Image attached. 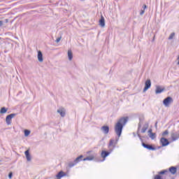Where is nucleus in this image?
I'll list each match as a JSON object with an SVG mask.
<instances>
[{
	"mask_svg": "<svg viewBox=\"0 0 179 179\" xmlns=\"http://www.w3.org/2000/svg\"><path fill=\"white\" fill-rule=\"evenodd\" d=\"M128 120H129V117L128 116L120 117V120L117 121V122L115 125V132L116 135L117 136V138H116V140L114 141V139H110L109 141V150L110 151H106L102 150L101 152V157L103 160L110 155V153L113 152V149L115 148V145L117 143H118V141L120 140V138L122 134V129H124V127L127 124V122H128Z\"/></svg>",
	"mask_w": 179,
	"mask_h": 179,
	"instance_id": "1",
	"label": "nucleus"
},
{
	"mask_svg": "<svg viewBox=\"0 0 179 179\" xmlns=\"http://www.w3.org/2000/svg\"><path fill=\"white\" fill-rule=\"evenodd\" d=\"M17 115V113H11L6 116V122L7 125H10L12 124V118H15Z\"/></svg>",
	"mask_w": 179,
	"mask_h": 179,
	"instance_id": "2",
	"label": "nucleus"
},
{
	"mask_svg": "<svg viewBox=\"0 0 179 179\" xmlns=\"http://www.w3.org/2000/svg\"><path fill=\"white\" fill-rule=\"evenodd\" d=\"M171 103H173V98L171 96H167L163 101V104L165 107H169Z\"/></svg>",
	"mask_w": 179,
	"mask_h": 179,
	"instance_id": "3",
	"label": "nucleus"
},
{
	"mask_svg": "<svg viewBox=\"0 0 179 179\" xmlns=\"http://www.w3.org/2000/svg\"><path fill=\"white\" fill-rule=\"evenodd\" d=\"M142 146L145 148V149H148V150H156V148L153 147L152 144H146L142 142Z\"/></svg>",
	"mask_w": 179,
	"mask_h": 179,
	"instance_id": "4",
	"label": "nucleus"
},
{
	"mask_svg": "<svg viewBox=\"0 0 179 179\" xmlns=\"http://www.w3.org/2000/svg\"><path fill=\"white\" fill-rule=\"evenodd\" d=\"M150 86H152V81H150V79H148L145 83L143 92H146V90H148L149 89H150Z\"/></svg>",
	"mask_w": 179,
	"mask_h": 179,
	"instance_id": "5",
	"label": "nucleus"
},
{
	"mask_svg": "<svg viewBox=\"0 0 179 179\" xmlns=\"http://www.w3.org/2000/svg\"><path fill=\"white\" fill-rule=\"evenodd\" d=\"M57 113L61 115V117H64L66 114V110H65V108L61 107L57 110Z\"/></svg>",
	"mask_w": 179,
	"mask_h": 179,
	"instance_id": "6",
	"label": "nucleus"
},
{
	"mask_svg": "<svg viewBox=\"0 0 179 179\" xmlns=\"http://www.w3.org/2000/svg\"><path fill=\"white\" fill-rule=\"evenodd\" d=\"M160 143H162V145L163 147L170 145V142L169 141V140L164 137L161 138Z\"/></svg>",
	"mask_w": 179,
	"mask_h": 179,
	"instance_id": "7",
	"label": "nucleus"
},
{
	"mask_svg": "<svg viewBox=\"0 0 179 179\" xmlns=\"http://www.w3.org/2000/svg\"><path fill=\"white\" fill-rule=\"evenodd\" d=\"M101 131L105 135H107L108 132H110V127L108 126H103L101 127Z\"/></svg>",
	"mask_w": 179,
	"mask_h": 179,
	"instance_id": "8",
	"label": "nucleus"
},
{
	"mask_svg": "<svg viewBox=\"0 0 179 179\" xmlns=\"http://www.w3.org/2000/svg\"><path fill=\"white\" fill-rule=\"evenodd\" d=\"M165 88H161L160 86H157L155 90L156 94H160V93H163L164 92Z\"/></svg>",
	"mask_w": 179,
	"mask_h": 179,
	"instance_id": "9",
	"label": "nucleus"
},
{
	"mask_svg": "<svg viewBox=\"0 0 179 179\" xmlns=\"http://www.w3.org/2000/svg\"><path fill=\"white\" fill-rule=\"evenodd\" d=\"M169 171L170 173H171L173 176L177 173V167L176 166H171L169 169L168 172Z\"/></svg>",
	"mask_w": 179,
	"mask_h": 179,
	"instance_id": "10",
	"label": "nucleus"
},
{
	"mask_svg": "<svg viewBox=\"0 0 179 179\" xmlns=\"http://www.w3.org/2000/svg\"><path fill=\"white\" fill-rule=\"evenodd\" d=\"M99 25L101 27H104V26H106V21L103 15L101 16V19L99 20Z\"/></svg>",
	"mask_w": 179,
	"mask_h": 179,
	"instance_id": "11",
	"label": "nucleus"
},
{
	"mask_svg": "<svg viewBox=\"0 0 179 179\" xmlns=\"http://www.w3.org/2000/svg\"><path fill=\"white\" fill-rule=\"evenodd\" d=\"M66 176V174L64 173V171H59V172L56 175V178H57V179H61V178H62V177H65Z\"/></svg>",
	"mask_w": 179,
	"mask_h": 179,
	"instance_id": "12",
	"label": "nucleus"
},
{
	"mask_svg": "<svg viewBox=\"0 0 179 179\" xmlns=\"http://www.w3.org/2000/svg\"><path fill=\"white\" fill-rule=\"evenodd\" d=\"M38 60L39 62H43V61H44V59H43V52H41V50L38 51Z\"/></svg>",
	"mask_w": 179,
	"mask_h": 179,
	"instance_id": "13",
	"label": "nucleus"
},
{
	"mask_svg": "<svg viewBox=\"0 0 179 179\" xmlns=\"http://www.w3.org/2000/svg\"><path fill=\"white\" fill-rule=\"evenodd\" d=\"M148 128H149V123L145 122L141 129V133L145 134V132H146V131L148 130Z\"/></svg>",
	"mask_w": 179,
	"mask_h": 179,
	"instance_id": "14",
	"label": "nucleus"
},
{
	"mask_svg": "<svg viewBox=\"0 0 179 179\" xmlns=\"http://www.w3.org/2000/svg\"><path fill=\"white\" fill-rule=\"evenodd\" d=\"M24 155L27 157V162H30L31 160V156L30 155V152L29 151V150L24 152Z\"/></svg>",
	"mask_w": 179,
	"mask_h": 179,
	"instance_id": "15",
	"label": "nucleus"
},
{
	"mask_svg": "<svg viewBox=\"0 0 179 179\" xmlns=\"http://www.w3.org/2000/svg\"><path fill=\"white\" fill-rule=\"evenodd\" d=\"M83 157V155H80L79 157H78L75 160H74V163H76V164H78V163H79L80 162H82V159Z\"/></svg>",
	"mask_w": 179,
	"mask_h": 179,
	"instance_id": "16",
	"label": "nucleus"
},
{
	"mask_svg": "<svg viewBox=\"0 0 179 179\" xmlns=\"http://www.w3.org/2000/svg\"><path fill=\"white\" fill-rule=\"evenodd\" d=\"M94 156L90 155L89 157H87L84 158L83 160V162H86L87 160L92 161V160H94Z\"/></svg>",
	"mask_w": 179,
	"mask_h": 179,
	"instance_id": "17",
	"label": "nucleus"
},
{
	"mask_svg": "<svg viewBox=\"0 0 179 179\" xmlns=\"http://www.w3.org/2000/svg\"><path fill=\"white\" fill-rule=\"evenodd\" d=\"M68 57L69 61H72V58H73V54L72 53V50H68Z\"/></svg>",
	"mask_w": 179,
	"mask_h": 179,
	"instance_id": "18",
	"label": "nucleus"
},
{
	"mask_svg": "<svg viewBox=\"0 0 179 179\" xmlns=\"http://www.w3.org/2000/svg\"><path fill=\"white\" fill-rule=\"evenodd\" d=\"M8 112V108L2 107L0 109V114H6Z\"/></svg>",
	"mask_w": 179,
	"mask_h": 179,
	"instance_id": "19",
	"label": "nucleus"
},
{
	"mask_svg": "<svg viewBox=\"0 0 179 179\" xmlns=\"http://www.w3.org/2000/svg\"><path fill=\"white\" fill-rule=\"evenodd\" d=\"M171 138L173 141H177V139H178V138H179V135L178 134L173 133L171 134Z\"/></svg>",
	"mask_w": 179,
	"mask_h": 179,
	"instance_id": "20",
	"label": "nucleus"
},
{
	"mask_svg": "<svg viewBox=\"0 0 179 179\" xmlns=\"http://www.w3.org/2000/svg\"><path fill=\"white\" fill-rule=\"evenodd\" d=\"M166 173H169V170H167V169L162 170V171L158 172V176H163V174H166Z\"/></svg>",
	"mask_w": 179,
	"mask_h": 179,
	"instance_id": "21",
	"label": "nucleus"
},
{
	"mask_svg": "<svg viewBox=\"0 0 179 179\" xmlns=\"http://www.w3.org/2000/svg\"><path fill=\"white\" fill-rule=\"evenodd\" d=\"M68 166L71 169V168L73 167V166H76V164L75 161H73V162H69Z\"/></svg>",
	"mask_w": 179,
	"mask_h": 179,
	"instance_id": "22",
	"label": "nucleus"
},
{
	"mask_svg": "<svg viewBox=\"0 0 179 179\" xmlns=\"http://www.w3.org/2000/svg\"><path fill=\"white\" fill-rule=\"evenodd\" d=\"M148 136L151 138V139H155V138H156V134L155 133H151L148 134Z\"/></svg>",
	"mask_w": 179,
	"mask_h": 179,
	"instance_id": "23",
	"label": "nucleus"
},
{
	"mask_svg": "<svg viewBox=\"0 0 179 179\" xmlns=\"http://www.w3.org/2000/svg\"><path fill=\"white\" fill-rule=\"evenodd\" d=\"M24 136H29V135H30V130L25 129L24 131Z\"/></svg>",
	"mask_w": 179,
	"mask_h": 179,
	"instance_id": "24",
	"label": "nucleus"
},
{
	"mask_svg": "<svg viewBox=\"0 0 179 179\" xmlns=\"http://www.w3.org/2000/svg\"><path fill=\"white\" fill-rule=\"evenodd\" d=\"M174 36H176V34L174 32L171 33L169 37V40H173V38H174Z\"/></svg>",
	"mask_w": 179,
	"mask_h": 179,
	"instance_id": "25",
	"label": "nucleus"
},
{
	"mask_svg": "<svg viewBox=\"0 0 179 179\" xmlns=\"http://www.w3.org/2000/svg\"><path fill=\"white\" fill-rule=\"evenodd\" d=\"M166 135H169V130H165V131L162 133V136H166Z\"/></svg>",
	"mask_w": 179,
	"mask_h": 179,
	"instance_id": "26",
	"label": "nucleus"
},
{
	"mask_svg": "<svg viewBox=\"0 0 179 179\" xmlns=\"http://www.w3.org/2000/svg\"><path fill=\"white\" fill-rule=\"evenodd\" d=\"M12 177H13V173L10 172V173H8V178L11 179Z\"/></svg>",
	"mask_w": 179,
	"mask_h": 179,
	"instance_id": "27",
	"label": "nucleus"
},
{
	"mask_svg": "<svg viewBox=\"0 0 179 179\" xmlns=\"http://www.w3.org/2000/svg\"><path fill=\"white\" fill-rule=\"evenodd\" d=\"M137 135H138V136L140 141H141V142H143V139H142V136H141V134H139L137 133Z\"/></svg>",
	"mask_w": 179,
	"mask_h": 179,
	"instance_id": "28",
	"label": "nucleus"
},
{
	"mask_svg": "<svg viewBox=\"0 0 179 179\" xmlns=\"http://www.w3.org/2000/svg\"><path fill=\"white\" fill-rule=\"evenodd\" d=\"M144 13H145V10L141 9L140 12V15L142 16V15H143Z\"/></svg>",
	"mask_w": 179,
	"mask_h": 179,
	"instance_id": "29",
	"label": "nucleus"
},
{
	"mask_svg": "<svg viewBox=\"0 0 179 179\" xmlns=\"http://www.w3.org/2000/svg\"><path fill=\"white\" fill-rule=\"evenodd\" d=\"M61 38L62 37H59L56 39V43H59V41H61Z\"/></svg>",
	"mask_w": 179,
	"mask_h": 179,
	"instance_id": "30",
	"label": "nucleus"
},
{
	"mask_svg": "<svg viewBox=\"0 0 179 179\" xmlns=\"http://www.w3.org/2000/svg\"><path fill=\"white\" fill-rule=\"evenodd\" d=\"M146 8H148V6H146L145 4H143L142 9L145 10V9H146Z\"/></svg>",
	"mask_w": 179,
	"mask_h": 179,
	"instance_id": "31",
	"label": "nucleus"
},
{
	"mask_svg": "<svg viewBox=\"0 0 179 179\" xmlns=\"http://www.w3.org/2000/svg\"><path fill=\"white\" fill-rule=\"evenodd\" d=\"M3 26V21L0 20V27H2Z\"/></svg>",
	"mask_w": 179,
	"mask_h": 179,
	"instance_id": "32",
	"label": "nucleus"
},
{
	"mask_svg": "<svg viewBox=\"0 0 179 179\" xmlns=\"http://www.w3.org/2000/svg\"><path fill=\"white\" fill-rule=\"evenodd\" d=\"M142 127V124H141V122L138 123V131H139V129Z\"/></svg>",
	"mask_w": 179,
	"mask_h": 179,
	"instance_id": "33",
	"label": "nucleus"
},
{
	"mask_svg": "<svg viewBox=\"0 0 179 179\" xmlns=\"http://www.w3.org/2000/svg\"><path fill=\"white\" fill-rule=\"evenodd\" d=\"M148 134H153L152 129H150L148 130Z\"/></svg>",
	"mask_w": 179,
	"mask_h": 179,
	"instance_id": "34",
	"label": "nucleus"
},
{
	"mask_svg": "<svg viewBox=\"0 0 179 179\" xmlns=\"http://www.w3.org/2000/svg\"><path fill=\"white\" fill-rule=\"evenodd\" d=\"M155 128H157V122L155 123Z\"/></svg>",
	"mask_w": 179,
	"mask_h": 179,
	"instance_id": "35",
	"label": "nucleus"
},
{
	"mask_svg": "<svg viewBox=\"0 0 179 179\" xmlns=\"http://www.w3.org/2000/svg\"><path fill=\"white\" fill-rule=\"evenodd\" d=\"M155 36H154V37H153V39H152L153 41H155Z\"/></svg>",
	"mask_w": 179,
	"mask_h": 179,
	"instance_id": "36",
	"label": "nucleus"
},
{
	"mask_svg": "<svg viewBox=\"0 0 179 179\" xmlns=\"http://www.w3.org/2000/svg\"><path fill=\"white\" fill-rule=\"evenodd\" d=\"M80 1H85V0H80Z\"/></svg>",
	"mask_w": 179,
	"mask_h": 179,
	"instance_id": "37",
	"label": "nucleus"
}]
</instances>
